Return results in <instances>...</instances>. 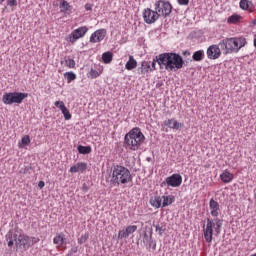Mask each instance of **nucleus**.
<instances>
[{"label":"nucleus","instance_id":"f257e3e1","mask_svg":"<svg viewBox=\"0 0 256 256\" xmlns=\"http://www.w3.org/2000/svg\"><path fill=\"white\" fill-rule=\"evenodd\" d=\"M156 61L160 69H165L166 71H179L185 65L183 57L173 52L162 53L156 56Z\"/></svg>","mask_w":256,"mask_h":256},{"label":"nucleus","instance_id":"f03ea898","mask_svg":"<svg viewBox=\"0 0 256 256\" xmlns=\"http://www.w3.org/2000/svg\"><path fill=\"white\" fill-rule=\"evenodd\" d=\"M5 239L9 249H13V247L16 245L17 249L28 251V249L31 247V236L16 230H10L6 234Z\"/></svg>","mask_w":256,"mask_h":256},{"label":"nucleus","instance_id":"7ed1b4c3","mask_svg":"<svg viewBox=\"0 0 256 256\" xmlns=\"http://www.w3.org/2000/svg\"><path fill=\"white\" fill-rule=\"evenodd\" d=\"M247 45V39L243 36L224 38L219 42L220 49L224 55L239 53Z\"/></svg>","mask_w":256,"mask_h":256},{"label":"nucleus","instance_id":"20e7f679","mask_svg":"<svg viewBox=\"0 0 256 256\" xmlns=\"http://www.w3.org/2000/svg\"><path fill=\"white\" fill-rule=\"evenodd\" d=\"M145 141V135L141 132V128L135 127L131 129L124 137L126 149L130 151H138Z\"/></svg>","mask_w":256,"mask_h":256},{"label":"nucleus","instance_id":"39448f33","mask_svg":"<svg viewBox=\"0 0 256 256\" xmlns=\"http://www.w3.org/2000/svg\"><path fill=\"white\" fill-rule=\"evenodd\" d=\"M223 227V220L216 218H207L206 224L203 225V234L206 243L213 242V235L219 237L221 235V228Z\"/></svg>","mask_w":256,"mask_h":256},{"label":"nucleus","instance_id":"423d86ee","mask_svg":"<svg viewBox=\"0 0 256 256\" xmlns=\"http://www.w3.org/2000/svg\"><path fill=\"white\" fill-rule=\"evenodd\" d=\"M131 181H133V177L127 167L121 165L113 167L111 178L113 185H126V183H131Z\"/></svg>","mask_w":256,"mask_h":256},{"label":"nucleus","instance_id":"0eeeda50","mask_svg":"<svg viewBox=\"0 0 256 256\" xmlns=\"http://www.w3.org/2000/svg\"><path fill=\"white\" fill-rule=\"evenodd\" d=\"M29 94L23 92H6L2 96V103L4 105H13V103H17V105H21L23 100L27 99Z\"/></svg>","mask_w":256,"mask_h":256},{"label":"nucleus","instance_id":"6e6552de","mask_svg":"<svg viewBox=\"0 0 256 256\" xmlns=\"http://www.w3.org/2000/svg\"><path fill=\"white\" fill-rule=\"evenodd\" d=\"M173 203H175V196L173 195L154 196L150 199V205L155 209L169 207V205H173Z\"/></svg>","mask_w":256,"mask_h":256},{"label":"nucleus","instance_id":"1a4fd4ad","mask_svg":"<svg viewBox=\"0 0 256 256\" xmlns=\"http://www.w3.org/2000/svg\"><path fill=\"white\" fill-rule=\"evenodd\" d=\"M154 9L159 17H169L173 11V5L169 1L158 0L154 4Z\"/></svg>","mask_w":256,"mask_h":256},{"label":"nucleus","instance_id":"9d476101","mask_svg":"<svg viewBox=\"0 0 256 256\" xmlns=\"http://www.w3.org/2000/svg\"><path fill=\"white\" fill-rule=\"evenodd\" d=\"M87 33H89V28L87 26H80V27L74 29L66 37V41H68L69 43H72V45H74V43H77V41H79V39H83V37H85L87 35Z\"/></svg>","mask_w":256,"mask_h":256},{"label":"nucleus","instance_id":"9b49d317","mask_svg":"<svg viewBox=\"0 0 256 256\" xmlns=\"http://www.w3.org/2000/svg\"><path fill=\"white\" fill-rule=\"evenodd\" d=\"M152 71H157V56L152 62L147 60L142 61L141 66L137 69L138 75H147V73H151Z\"/></svg>","mask_w":256,"mask_h":256},{"label":"nucleus","instance_id":"f8f14e48","mask_svg":"<svg viewBox=\"0 0 256 256\" xmlns=\"http://www.w3.org/2000/svg\"><path fill=\"white\" fill-rule=\"evenodd\" d=\"M181 183H183V177L181 174H172L171 176L167 177L165 181H163L160 186L165 187H181Z\"/></svg>","mask_w":256,"mask_h":256},{"label":"nucleus","instance_id":"ddd939ff","mask_svg":"<svg viewBox=\"0 0 256 256\" xmlns=\"http://www.w3.org/2000/svg\"><path fill=\"white\" fill-rule=\"evenodd\" d=\"M143 20L147 23V25H153V23L159 20L157 10H152L151 8L144 9Z\"/></svg>","mask_w":256,"mask_h":256},{"label":"nucleus","instance_id":"4468645a","mask_svg":"<svg viewBox=\"0 0 256 256\" xmlns=\"http://www.w3.org/2000/svg\"><path fill=\"white\" fill-rule=\"evenodd\" d=\"M219 44H212L207 48L206 55L210 60L215 61V59H219L221 57V48H219Z\"/></svg>","mask_w":256,"mask_h":256},{"label":"nucleus","instance_id":"2eb2a0df","mask_svg":"<svg viewBox=\"0 0 256 256\" xmlns=\"http://www.w3.org/2000/svg\"><path fill=\"white\" fill-rule=\"evenodd\" d=\"M105 37H107V30L102 28V29H98L94 33H92L89 41L91 43H101V41H103V39H105Z\"/></svg>","mask_w":256,"mask_h":256},{"label":"nucleus","instance_id":"dca6fc26","mask_svg":"<svg viewBox=\"0 0 256 256\" xmlns=\"http://www.w3.org/2000/svg\"><path fill=\"white\" fill-rule=\"evenodd\" d=\"M137 231V225H129L118 232V239H127L129 235H133Z\"/></svg>","mask_w":256,"mask_h":256},{"label":"nucleus","instance_id":"f3484780","mask_svg":"<svg viewBox=\"0 0 256 256\" xmlns=\"http://www.w3.org/2000/svg\"><path fill=\"white\" fill-rule=\"evenodd\" d=\"M163 125H165V127H169V129H174L176 131H179V129H183V123H180L175 118L165 120L163 122Z\"/></svg>","mask_w":256,"mask_h":256},{"label":"nucleus","instance_id":"a211bd4d","mask_svg":"<svg viewBox=\"0 0 256 256\" xmlns=\"http://www.w3.org/2000/svg\"><path fill=\"white\" fill-rule=\"evenodd\" d=\"M209 207L212 217H219V213L221 211V209L219 208V202L211 199L209 202Z\"/></svg>","mask_w":256,"mask_h":256},{"label":"nucleus","instance_id":"6ab92c4d","mask_svg":"<svg viewBox=\"0 0 256 256\" xmlns=\"http://www.w3.org/2000/svg\"><path fill=\"white\" fill-rule=\"evenodd\" d=\"M84 171H87V163L85 162H79L70 167L69 170L70 173H83Z\"/></svg>","mask_w":256,"mask_h":256},{"label":"nucleus","instance_id":"aec40b11","mask_svg":"<svg viewBox=\"0 0 256 256\" xmlns=\"http://www.w3.org/2000/svg\"><path fill=\"white\" fill-rule=\"evenodd\" d=\"M60 11L65 15H71L73 13V6H71L67 0H62L60 3Z\"/></svg>","mask_w":256,"mask_h":256},{"label":"nucleus","instance_id":"412c9836","mask_svg":"<svg viewBox=\"0 0 256 256\" xmlns=\"http://www.w3.org/2000/svg\"><path fill=\"white\" fill-rule=\"evenodd\" d=\"M53 243L56 246V249H61L63 245H65V234L57 233L56 236L53 238Z\"/></svg>","mask_w":256,"mask_h":256},{"label":"nucleus","instance_id":"4be33fe9","mask_svg":"<svg viewBox=\"0 0 256 256\" xmlns=\"http://www.w3.org/2000/svg\"><path fill=\"white\" fill-rule=\"evenodd\" d=\"M240 8H242L243 11H250V13H253V11H255V6H253V2L249 0H241Z\"/></svg>","mask_w":256,"mask_h":256},{"label":"nucleus","instance_id":"5701e85b","mask_svg":"<svg viewBox=\"0 0 256 256\" xmlns=\"http://www.w3.org/2000/svg\"><path fill=\"white\" fill-rule=\"evenodd\" d=\"M235 176L233 173L229 172V170H224L223 173L220 174V179L222 183H231Z\"/></svg>","mask_w":256,"mask_h":256},{"label":"nucleus","instance_id":"b1692460","mask_svg":"<svg viewBox=\"0 0 256 256\" xmlns=\"http://www.w3.org/2000/svg\"><path fill=\"white\" fill-rule=\"evenodd\" d=\"M125 69H127V71H133V69H137V60H135V57L129 56V60L125 65Z\"/></svg>","mask_w":256,"mask_h":256},{"label":"nucleus","instance_id":"393cba45","mask_svg":"<svg viewBox=\"0 0 256 256\" xmlns=\"http://www.w3.org/2000/svg\"><path fill=\"white\" fill-rule=\"evenodd\" d=\"M113 61V53L112 52H104L102 54V62L105 63V65H109Z\"/></svg>","mask_w":256,"mask_h":256},{"label":"nucleus","instance_id":"a878e982","mask_svg":"<svg viewBox=\"0 0 256 256\" xmlns=\"http://www.w3.org/2000/svg\"><path fill=\"white\" fill-rule=\"evenodd\" d=\"M193 61H203L205 59V51L198 50L192 55Z\"/></svg>","mask_w":256,"mask_h":256},{"label":"nucleus","instance_id":"bb28decb","mask_svg":"<svg viewBox=\"0 0 256 256\" xmlns=\"http://www.w3.org/2000/svg\"><path fill=\"white\" fill-rule=\"evenodd\" d=\"M31 143V138L29 137V135H25L22 137L21 142L18 143V147L20 149H23V147H27V145H30Z\"/></svg>","mask_w":256,"mask_h":256},{"label":"nucleus","instance_id":"cd10ccee","mask_svg":"<svg viewBox=\"0 0 256 256\" xmlns=\"http://www.w3.org/2000/svg\"><path fill=\"white\" fill-rule=\"evenodd\" d=\"M78 152L80 155H89L91 153V146H78Z\"/></svg>","mask_w":256,"mask_h":256},{"label":"nucleus","instance_id":"c85d7f7f","mask_svg":"<svg viewBox=\"0 0 256 256\" xmlns=\"http://www.w3.org/2000/svg\"><path fill=\"white\" fill-rule=\"evenodd\" d=\"M64 77L67 80V83H71V81H75V79H77V75L73 72L64 73Z\"/></svg>","mask_w":256,"mask_h":256},{"label":"nucleus","instance_id":"c756f323","mask_svg":"<svg viewBox=\"0 0 256 256\" xmlns=\"http://www.w3.org/2000/svg\"><path fill=\"white\" fill-rule=\"evenodd\" d=\"M240 20H241V16L234 14L230 16L227 21L228 23H239Z\"/></svg>","mask_w":256,"mask_h":256},{"label":"nucleus","instance_id":"7c9ffc66","mask_svg":"<svg viewBox=\"0 0 256 256\" xmlns=\"http://www.w3.org/2000/svg\"><path fill=\"white\" fill-rule=\"evenodd\" d=\"M88 240H89V233H85L80 238H78V244L83 245V243H87Z\"/></svg>","mask_w":256,"mask_h":256},{"label":"nucleus","instance_id":"2f4dec72","mask_svg":"<svg viewBox=\"0 0 256 256\" xmlns=\"http://www.w3.org/2000/svg\"><path fill=\"white\" fill-rule=\"evenodd\" d=\"M101 73H99L97 70L95 69H91L88 77H90V79H97V77H100Z\"/></svg>","mask_w":256,"mask_h":256},{"label":"nucleus","instance_id":"473e14b6","mask_svg":"<svg viewBox=\"0 0 256 256\" xmlns=\"http://www.w3.org/2000/svg\"><path fill=\"white\" fill-rule=\"evenodd\" d=\"M61 112L64 115V119L66 121H69L71 119L72 115H71V112H69V109H67V107L63 108V110H61Z\"/></svg>","mask_w":256,"mask_h":256},{"label":"nucleus","instance_id":"72a5a7b5","mask_svg":"<svg viewBox=\"0 0 256 256\" xmlns=\"http://www.w3.org/2000/svg\"><path fill=\"white\" fill-rule=\"evenodd\" d=\"M65 63H66V67H68L69 69H75V60L67 59L65 60Z\"/></svg>","mask_w":256,"mask_h":256},{"label":"nucleus","instance_id":"f704fd0d","mask_svg":"<svg viewBox=\"0 0 256 256\" xmlns=\"http://www.w3.org/2000/svg\"><path fill=\"white\" fill-rule=\"evenodd\" d=\"M55 107H58V109H60V111H63V109H65L67 106H65V102L64 101H56L54 103Z\"/></svg>","mask_w":256,"mask_h":256},{"label":"nucleus","instance_id":"c9c22d12","mask_svg":"<svg viewBox=\"0 0 256 256\" xmlns=\"http://www.w3.org/2000/svg\"><path fill=\"white\" fill-rule=\"evenodd\" d=\"M156 231L159 233L160 236H163V233H165V226H159V225H156Z\"/></svg>","mask_w":256,"mask_h":256},{"label":"nucleus","instance_id":"e433bc0d","mask_svg":"<svg viewBox=\"0 0 256 256\" xmlns=\"http://www.w3.org/2000/svg\"><path fill=\"white\" fill-rule=\"evenodd\" d=\"M30 241H31V247H33V245H36V243H39L41 239L37 237H30Z\"/></svg>","mask_w":256,"mask_h":256},{"label":"nucleus","instance_id":"4c0bfd02","mask_svg":"<svg viewBox=\"0 0 256 256\" xmlns=\"http://www.w3.org/2000/svg\"><path fill=\"white\" fill-rule=\"evenodd\" d=\"M7 5L9 7H17V0H8Z\"/></svg>","mask_w":256,"mask_h":256},{"label":"nucleus","instance_id":"58836bf2","mask_svg":"<svg viewBox=\"0 0 256 256\" xmlns=\"http://www.w3.org/2000/svg\"><path fill=\"white\" fill-rule=\"evenodd\" d=\"M180 5H189V0H177Z\"/></svg>","mask_w":256,"mask_h":256},{"label":"nucleus","instance_id":"ea45409f","mask_svg":"<svg viewBox=\"0 0 256 256\" xmlns=\"http://www.w3.org/2000/svg\"><path fill=\"white\" fill-rule=\"evenodd\" d=\"M91 9H93V5H91V4H86L85 5V10L86 11H91Z\"/></svg>","mask_w":256,"mask_h":256},{"label":"nucleus","instance_id":"a19ab883","mask_svg":"<svg viewBox=\"0 0 256 256\" xmlns=\"http://www.w3.org/2000/svg\"><path fill=\"white\" fill-rule=\"evenodd\" d=\"M38 187H39L40 189H43V187H45V182H44V181H40V182L38 183Z\"/></svg>","mask_w":256,"mask_h":256},{"label":"nucleus","instance_id":"79ce46f5","mask_svg":"<svg viewBox=\"0 0 256 256\" xmlns=\"http://www.w3.org/2000/svg\"><path fill=\"white\" fill-rule=\"evenodd\" d=\"M71 253H77V248H72Z\"/></svg>","mask_w":256,"mask_h":256},{"label":"nucleus","instance_id":"37998d69","mask_svg":"<svg viewBox=\"0 0 256 256\" xmlns=\"http://www.w3.org/2000/svg\"><path fill=\"white\" fill-rule=\"evenodd\" d=\"M5 3V0H0V5Z\"/></svg>","mask_w":256,"mask_h":256},{"label":"nucleus","instance_id":"c03bdc74","mask_svg":"<svg viewBox=\"0 0 256 256\" xmlns=\"http://www.w3.org/2000/svg\"><path fill=\"white\" fill-rule=\"evenodd\" d=\"M254 25H256V19L254 20Z\"/></svg>","mask_w":256,"mask_h":256},{"label":"nucleus","instance_id":"a18cd8bd","mask_svg":"<svg viewBox=\"0 0 256 256\" xmlns=\"http://www.w3.org/2000/svg\"><path fill=\"white\" fill-rule=\"evenodd\" d=\"M0 151H1V147H0Z\"/></svg>","mask_w":256,"mask_h":256}]
</instances>
